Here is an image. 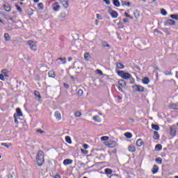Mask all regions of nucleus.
<instances>
[{
    "label": "nucleus",
    "mask_w": 178,
    "mask_h": 178,
    "mask_svg": "<svg viewBox=\"0 0 178 178\" xmlns=\"http://www.w3.org/2000/svg\"><path fill=\"white\" fill-rule=\"evenodd\" d=\"M36 162L38 166H42V163H44V152L40 150L36 156Z\"/></svg>",
    "instance_id": "f257e3e1"
},
{
    "label": "nucleus",
    "mask_w": 178,
    "mask_h": 178,
    "mask_svg": "<svg viewBox=\"0 0 178 178\" xmlns=\"http://www.w3.org/2000/svg\"><path fill=\"white\" fill-rule=\"evenodd\" d=\"M118 76H120L122 79L124 80H129V79H131V74L128 72H124V71H118Z\"/></svg>",
    "instance_id": "f03ea898"
},
{
    "label": "nucleus",
    "mask_w": 178,
    "mask_h": 178,
    "mask_svg": "<svg viewBox=\"0 0 178 178\" xmlns=\"http://www.w3.org/2000/svg\"><path fill=\"white\" fill-rule=\"evenodd\" d=\"M132 88L135 92H144V91H145L144 87L140 85H134Z\"/></svg>",
    "instance_id": "7ed1b4c3"
},
{
    "label": "nucleus",
    "mask_w": 178,
    "mask_h": 178,
    "mask_svg": "<svg viewBox=\"0 0 178 178\" xmlns=\"http://www.w3.org/2000/svg\"><path fill=\"white\" fill-rule=\"evenodd\" d=\"M74 69L78 73L81 72V70H83V67L81 66V63H77V62L74 63Z\"/></svg>",
    "instance_id": "20e7f679"
},
{
    "label": "nucleus",
    "mask_w": 178,
    "mask_h": 178,
    "mask_svg": "<svg viewBox=\"0 0 178 178\" xmlns=\"http://www.w3.org/2000/svg\"><path fill=\"white\" fill-rule=\"evenodd\" d=\"M103 119H104V115H102V113H100V115H95L92 118L94 122H96V123H101Z\"/></svg>",
    "instance_id": "39448f33"
},
{
    "label": "nucleus",
    "mask_w": 178,
    "mask_h": 178,
    "mask_svg": "<svg viewBox=\"0 0 178 178\" xmlns=\"http://www.w3.org/2000/svg\"><path fill=\"white\" fill-rule=\"evenodd\" d=\"M28 45L30 47L31 51H34L35 52L37 51V46L34 44V42L31 40L28 41Z\"/></svg>",
    "instance_id": "423d86ee"
},
{
    "label": "nucleus",
    "mask_w": 178,
    "mask_h": 178,
    "mask_svg": "<svg viewBox=\"0 0 178 178\" xmlns=\"http://www.w3.org/2000/svg\"><path fill=\"white\" fill-rule=\"evenodd\" d=\"M52 8L55 12H58L59 9H60V6H59V3L55 2L52 4Z\"/></svg>",
    "instance_id": "0eeeda50"
},
{
    "label": "nucleus",
    "mask_w": 178,
    "mask_h": 178,
    "mask_svg": "<svg viewBox=\"0 0 178 178\" xmlns=\"http://www.w3.org/2000/svg\"><path fill=\"white\" fill-rule=\"evenodd\" d=\"M176 22L173 19H168L165 22V26H175Z\"/></svg>",
    "instance_id": "6e6552de"
},
{
    "label": "nucleus",
    "mask_w": 178,
    "mask_h": 178,
    "mask_svg": "<svg viewBox=\"0 0 178 178\" xmlns=\"http://www.w3.org/2000/svg\"><path fill=\"white\" fill-rule=\"evenodd\" d=\"M170 131L172 136H176V125H172V127H170Z\"/></svg>",
    "instance_id": "1a4fd4ad"
},
{
    "label": "nucleus",
    "mask_w": 178,
    "mask_h": 178,
    "mask_svg": "<svg viewBox=\"0 0 178 178\" xmlns=\"http://www.w3.org/2000/svg\"><path fill=\"white\" fill-rule=\"evenodd\" d=\"M61 4L63 5V8L65 9L69 8V1L68 0H60Z\"/></svg>",
    "instance_id": "9d476101"
},
{
    "label": "nucleus",
    "mask_w": 178,
    "mask_h": 178,
    "mask_svg": "<svg viewBox=\"0 0 178 178\" xmlns=\"http://www.w3.org/2000/svg\"><path fill=\"white\" fill-rule=\"evenodd\" d=\"M118 85L120 87H122V88H126V81L124 80L120 79L118 81Z\"/></svg>",
    "instance_id": "9b49d317"
},
{
    "label": "nucleus",
    "mask_w": 178,
    "mask_h": 178,
    "mask_svg": "<svg viewBox=\"0 0 178 178\" xmlns=\"http://www.w3.org/2000/svg\"><path fill=\"white\" fill-rule=\"evenodd\" d=\"M72 163H73V160L72 159H66L63 161V165H65V166H67V165H72Z\"/></svg>",
    "instance_id": "f8f14e48"
},
{
    "label": "nucleus",
    "mask_w": 178,
    "mask_h": 178,
    "mask_svg": "<svg viewBox=\"0 0 178 178\" xmlns=\"http://www.w3.org/2000/svg\"><path fill=\"white\" fill-rule=\"evenodd\" d=\"M108 145L110 148H115L116 147V142L113 140L109 141Z\"/></svg>",
    "instance_id": "ddd939ff"
},
{
    "label": "nucleus",
    "mask_w": 178,
    "mask_h": 178,
    "mask_svg": "<svg viewBox=\"0 0 178 178\" xmlns=\"http://www.w3.org/2000/svg\"><path fill=\"white\" fill-rule=\"evenodd\" d=\"M121 3L122 6H128V8H130V6H131V3L127 1H122Z\"/></svg>",
    "instance_id": "4468645a"
},
{
    "label": "nucleus",
    "mask_w": 178,
    "mask_h": 178,
    "mask_svg": "<svg viewBox=\"0 0 178 178\" xmlns=\"http://www.w3.org/2000/svg\"><path fill=\"white\" fill-rule=\"evenodd\" d=\"M159 170V167H158V165H154L152 168L153 175L158 173Z\"/></svg>",
    "instance_id": "2eb2a0df"
},
{
    "label": "nucleus",
    "mask_w": 178,
    "mask_h": 178,
    "mask_svg": "<svg viewBox=\"0 0 178 178\" xmlns=\"http://www.w3.org/2000/svg\"><path fill=\"white\" fill-rule=\"evenodd\" d=\"M91 56H90V53L86 52L84 54V59L86 62H88L90 59Z\"/></svg>",
    "instance_id": "dca6fc26"
},
{
    "label": "nucleus",
    "mask_w": 178,
    "mask_h": 178,
    "mask_svg": "<svg viewBox=\"0 0 178 178\" xmlns=\"http://www.w3.org/2000/svg\"><path fill=\"white\" fill-rule=\"evenodd\" d=\"M54 116L56 118V119H57V120H60V119H62V116L60 115V113L56 111L54 113Z\"/></svg>",
    "instance_id": "f3484780"
},
{
    "label": "nucleus",
    "mask_w": 178,
    "mask_h": 178,
    "mask_svg": "<svg viewBox=\"0 0 178 178\" xmlns=\"http://www.w3.org/2000/svg\"><path fill=\"white\" fill-rule=\"evenodd\" d=\"M113 19H116L118 16V12L113 10L110 14Z\"/></svg>",
    "instance_id": "a211bd4d"
},
{
    "label": "nucleus",
    "mask_w": 178,
    "mask_h": 178,
    "mask_svg": "<svg viewBox=\"0 0 178 178\" xmlns=\"http://www.w3.org/2000/svg\"><path fill=\"white\" fill-rule=\"evenodd\" d=\"M170 109L178 110V104H171L170 105Z\"/></svg>",
    "instance_id": "6ab92c4d"
},
{
    "label": "nucleus",
    "mask_w": 178,
    "mask_h": 178,
    "mask_svg": "<svg viewBox=\"0 0 178 178\" xmlns=\"http://www.w3.org/2000/svg\"><path fill=\"white\" fill-rule=\"evenodd\" d=\"M113 4L114 6H116V8H119V6H120V1H119V0H113Z\"/></svg>",
    "instance_id": "aec40b11"
},
{
    "label": "nucleus",
    "mask_w": 178,
    "mask_h": 178,
    "mask_svg": "<svg viewBox=\"0 0 178 178\" xmlns=\"http://www.w3.org/2000/svg\"><path fill=\"white\" fill-rule=\"evenodd\" d=\"M144 145V142L143 141L142 139H138L137 141H136V145L137 147H141L142 145Z\"/></svg>",
    "instance_id": "412c9836"
},
{
    "label": "nucleus",
    "mask_w": 178,
    "mask_h": 178,
    "mask_svg": "<svg viewBox=\"0 0 178 178\" xmlns=\"http://www.w3.org/2000/svg\"><path fill=\"white\" fill-rule=\"evenodd\" d=\"M4 9L6 12H10L12 10V8H10V6L9 4H4Z\"/></svg>",
    "instance_id": "4be33fe9"
},
{
    "label": "nucleus",
    "mask_w": 178,
    "mask_h": 178,
    "mask_svg": "<svg viewBox=\"0 0 178 178\" xmlns=\"http://www.w3.org/2000/svg\"><path fill=\"white\" fill-rule=\"evenodd\" d=\"M128 149H129V152H134V151H136V147H134V145H130L128 147Z\"/></svg>",
    "instance_id": "5701e85b"
},
{
    "label": "nucleus",
    "mask_w": 178,
    "mask_h": 178,
    "mask_svg": "<svg viewBox=\"0 0 178 178\" xmlns=\"http://www.w3.org/2000/svg\"><path fill=\"white\" fill-rule=\"evenodd\" d=\"M60 19H66L67 17V14H66L65 12L60 13L59 15Z\"/></svg>",
    "instance_id": "b1692460"
},
{
    "label": "nucleus",
    "mask_w": 178,
    "mask_h": 178,
    "mask_svg": "<svg viewBox=\"0 0 178 178\" xmlns=\"http://www.w3.org/2000/svg\"><path fill=\"white\" fill-rule=\"evenodd\" d=\"M153 138L154 140H159V134H158V131H154V136H153Z\"/></svg>",
    "instance_id": "393cba45"
},
{
    "label": "nucleus",
    "mask_w": 178,
    "mask_h": 178,
    "mask_svg": "<svg viewBox=\"0 0 178 178\" xmlns=\"http://www.w3.org/2000/svg\"><path fill=\"white\" fill-rule=\"evenodd\" d=\"M16 112H17V116H19V118L23 116V113H22V110H20L19 108H17L16 109Z\"/></svg>",
    "instance_id": "a878e982"
},
{
    "label": "nucleus",
    "mask_w": 178,
    "mask_h": 178,
    "mask_svg": "<svg viewBox=\"0 0 178 178\" xmlns=\"http://www.w3.org/2000/svg\"><path fill=\"white\" fill-rule=\"evenodd\" d=\"M142 82L143 84H148L149 83V78L148 77H145L142 79Z\"/></svg>",
    "instance_id": "bb28decb"
},
{
    "label": "nucleus",
    "mask_w": 178,
    "mask_h": 178,
    "mask_svg": "<svg viewBox=\"0 0 178 178\" xmlns=\"http://www.w3.org/2000/svg\"><path fill=\"white\" fill-rule=\"evenodd\" d=\"M4 39L5 41H10V36H9V33H4Z\"/></svg>",
    "instance_id": "cd10ccee"
},
{
    "label": "nucleus",
    "mask_w": 178,
    "mask_h": 178,
    "mask_svg": "<svg viewBox=\"0 0 178 178\" xmlns=\"http://www.w3.org/2000/svg\"><path fill=\"white\" fill-rule=\"evenodd\" d=\"M155 149L156 151H162V145H159V144L156 145L155 146Z\"/></svg>",
    "instance_id": "c85d7f7f"
},
{
    "label": "nucleus",
    "mask_w": 178,
    "mask_h": 178,
    "mask_svg": "<svg viewBox=\"0 0 178 178\" xmlns=\"http://www.w3.org/2000/svg\"><path fill=\"white\" fill-rule=\"evenodd\" d=\"M124 136L126 137V138H131V137H133V135L130 132H127L124 134Z\"/></svg>",
    "instance_id": "c756f323"
},
{
    "label": "nucleus",
    "mask_w": 178,
    "mask_h": 178,
    "mask_svg": "<svg viewBox=\"0 0 178 178\" xmlns=\"http://www.w3.org/2000/svg\"><path fill=\"white\" fill-rule=\"evenodd\" d=\"M1 145L6 147V148H10L12 146V143H1Z\"/></svg>",
    "instance_id": "7c9ffc66"
},
{
    "label": "nucleus",
    "mask_w": 178,
    "mask_h": 178,
    "mask_svg": "<svg viewBox=\"0 0 178 178\" xmlns=\"http://www.w3.org/2000/svg\"><path fill=\"white\" fill-rule=\"evenodd\" d=\"M105 173L107 175H112V170L111 168H106L105 170Z\"/></svg>",
    "instance_id": "2f4dec72"
},
{
    "label": "nucleus",
    "mask_w": 178,
    "mask_h": 178,
    "mask_svg": "<svg viewBox=\"0 0 178 178\" xmlns=\"http://www.w3.org/2000/svg\"><path fill=\"white\" fill-rule=\"evenodd\" d=\"M170 17H171V19H173L174 20H177V22H178V15H170Z\"/></svg>",
    "instance_id": "473e14b6"
},
{
    "label": "nucleus",
    "mask_w": 178,
    "mask_h": 178,
    "mask_svg": "<svg viewBox=\"0 0 178 178\" xmlns=\"http://www.w3.org/2000/svg\"><path fill=\"white\" fill-rule=\"evenodd\" d=\"M56 60H60L61 62H63V65H66V58H58L56 59Z\"/></svg>",
    "instance_id": "72a5a7b5"
},
{
    "label": "nucleus",
    "mask_w": 178,
    "mask_h": 178,
    "mask_svg": "<svg viewBox=\"0 0 178 178\" xmlns=\"http://www.w3.org/2000/svg\"><path fill=\"white\" fill-rule=\"evenodd\" d=\"M155 161L156 163H159V165L162 163V159L161 157L156 158Z\"/></svg>",
    "instance_id": "f704fd0d"
},
{
    "label": "nucleus",
    "mask_w": 178,
    "mask_h": 178,
    "mask_svg": "<svg viewBox=\"0 0 178 178\" xmlns=\"http://www.w3.org/2000/svg\"><path fill=\"white\" fill-rule=\"evenodd\" d=\"M117 67L118 69H124V65L120 63H117Z\"/></svg>",
    "instance_id": "c9c22d12"
},
{
    "label": "nucleus",
    "mask_w": 178,
    "mask_h": 178,
    "mask_svg": "<svg viewBox=\"0 0 178 178\" xmlns=\"http://www.w3.org/2000/svg\"><path fill=\"white\" fill-rule=\"evenodd\" d=\"M102 47H104V48H105V47H106L107 48H110L111 47V46L108 44V42H102Z\"/></svg>",
    "instance_id": "e433bc0d"
},
{
    "label": "nucleus",
    "mask_w": 178,
    "mask_h": 178,
    "mask_svg": "<svg viewBox=\"0 0 178 178\" xmlns=\"http://www.w3.org/2000/svg\"><path fill=\"white\" fill-rule=\"evenodd\" d=\"M152 129H153V130H159V126L156 125V124H152Z\"/></svg>",
    "instance_id": "4c0bfd02"
},
{
    "label": "nucleus",
    "mask_w": 178,
    "mask_h": 178,
    "mask_svg": "<svg viewBox=\"0 0 178 178\" xmlns=\"http://www.w3.org/2000/svg\"><path fill=\"white\" fill-rule=\"evenodd\" d=\"M65 141L68 144H72V139L70 138V136H66L65 137Z\"/></svg>",
    "instance_id": "58836bf2"
},
{
    "label": "nucleus",
    "mask_w": 178,
    "mask_h": 178,
    "mask_svg": "<svg viewBox=\"0 0 178 178\" xmlns=\"http://www.w3.org/2000/svg\"><path fill=\"white\" fill-rule=\"evenodd\" d=\"M134 17L136 19H138L140 17V13L136 10V12L134 13Z\"/></svg>",
    "instance_id": "ea45409f"
},
{
    "label": "nucleus",
    "mask_w": 178,
    "mask_h": 178,
    "mask_svg": "<svg viewBox=\"0 0 178 178\" xmlns=\"http://www.w3.org/2000/svg\"><path fill=\"white\" fill-rule=\"evenodd\" d=\"M83 94H84V92H83V90L79 89L77 92V95H79V97H82Z\"/></svg>",
    "instance_id": "a19ab883"
},
{
    "label": "nucleus",
    "mask_w": 178,
    "mask_h": 178,
    "mask_svg": "<svg viewBox=\"0 0 178 178\" xmlns=\"http://www.w3.org/2000/svg\"><path fill=\"white\" fill-rule=\"evenodd\" d=\"M161 15H163V16H166L168 15V12H166L165 10L163 8L161 10Z\"/></svg>",
    "instance_id": "79ce46f5"
},
{
    "label": "nucleus",
    "mask_w": 178,
    "mask_h": 178,
    "mask_svg": "<svg viewBox=\"0 0 178 178\" xmlns=\"http://www.w3.org/2000/svg\"><path fill=\"white\" fill-rule=\"evenodd\" d=\"M1 73V74H3L5 77H8V71L6 70H3Z\"/></svg>",
    "instance_id": "37998d69"
},
{
    "label": "nucleus",
    "mask_w": 178,
    "mask_h": 178,
    "mask_svg": "<svg viewBox=\"0 0 178 178\" xmlns=\"http://www.w3.org/2000/svg\"><path fill=\"white\" fill-rule=\"evenodd\" d=\"M49 77H55V72L54 71H49Z\"/></svg>",
    "instance_id": "c03bdc74"
},
{
    "label": "nucleus",
    "mask_w": 178,
    "mask_h": 178,
    "mask_svg": "<svg viewBox=\"0 0 178 178\" xmlns=\"http://www.w3.org/2000/svg\"><path fill=\"white\" fill-rule=\"evenodd\" d=\"M34 94L35 97L38 98V99H41V95H40V92H38V91H35Z\"/></svg>",
    "instance_id": "a18cd8bd"
},
{
    "label": "nucleus",
    "mask_w": 178,
    "mask_h": 178,
    "mask_svg": "<svg viewBox=\"0 0 178 178\" xmlns=\"http://www.w3.org/2000/svg\"><path fill=\"white\" fill-rule=\"evenodd\" d=\"M109 140V137L108 136H102L101 138V140L102 141H108Z\"/></svg>",
    "instance_id": "49530a36"
},
{
    "label": "nucleus",
    "mask_w": 178,
    "mask_h": 178,
    "mask_svg": "<svg viewBox=\"0 0 178 178\" xmlns=\"http://www.w3.org/2000/svg\"><path fill=\"white\" fill-rule=\"evenodd\" d=\"M38 9H40V10H42V9H44V4L42 3H40L38 4Z\"/></svg>",
    "instance_id": "de8ad7c7"
},
{
    "label": "nucleus",
    "mask_w": 178,
    "mask_h": 178,
    "mask_svg": "<svg viewBox=\"0 0 178 178\" xmlns=\"http://www.w3.org/2000/svg\"><path fill=\"white\" fill-rule=\"evenodd\" d=\"M76 118H80V116H81V113L80 111H76L74 113Z\"/></svg>",
    "instance_id": "09e8293b"
},
{
    "label": "nucleus",
    "mask_w": 178,
    "mask_h": 178,
    "mask_svg": "<svg viewBox=\"0 0 178 178\" xmlns=\"http://www.w3.org/2000/svg\"><path fill=\"white\" fill-rule=\"evenodd\" d=\"M15 6L17 8V10H18V12H19V13H22V8L20 6H19L17 4H16Z\"/></svg>",
    "instance_id": "8fccbe9b"
},
{
    "label": "nucleus",
    "mask_w": 178,
    "mask_h": 178,
    "mask_svg": "<svg viewBox=\"0 0 178 178\" xmlns=\"http://www.w3.org/2000/svg\"><path fill=\"white\" fill-rule=\"evenodd\" d=\"M81 152H82V154H83L84 155H87V154H88V151L83 149H81Z\"/></svg>",
    "instance_id": "3c124183"
},
{
    "label": "nucleus",
    "mask_w": 178,
    "mask_h": 178,
    "mask_svg": "<svg viewBox=\"0 0 178 178\" xmlns=\"http://www.w3.org/2000/svg\"><path fill=\"white\" fill-rule=\"evenodd\" d=\"M36 133H38L39 134H44L45 131H42V129H38Z\"/></svg>",
    "instance_id": "603ef678"
},
{
    "label": "nucleus",
    "mask_w": 178,
    "mask_h": 178,
    "mask_svg": "<svg viewBox=\"0 0 178 178\" xmlns=\"http://www.w3.org/2000/svg\"><path fill=\"white\" fill-rule=\"evenodd\" d=\"M8 178H15V173L12 172L8 174Z\"/></svg>",
    "instance_id": "864d4df0"
},
{
    "label": "nucleus",
    "mask_w": 178,
    "mask_h": 178,
    "mask_svg": "<svg viewBox=\"0 0 178 178\" xmlns=\"http://www.w3.org/2000/svg\"><path fill=\"white\" fill-rule=\"evenodd\" d=\"M96 73H97V74H99L100 76H102L104 74L101 70H97Z\"/></svg>",
    "instance_id": "5fc2aeb1"
},
{
    "label": "nucleus",
    "mask_w": 178,
    "mask_h": 178,
    "mask_svg": "<svg viewBox=\"0 0 178 178\" xmlns=\"http://www.w3.org/2000/svg\"><path fill=\"white\" fill-rule=\"evenodd\" d=\"M107 9H108V12L109 13V15H111L112 13V12H113V10H112V8L111 7H107Z\"/></svg>",
    "instance_id": "6e6d98bb"
},
{
    "label": "nucleus",
    "mask_w": 178,
    "mask_h": 178,
    "mask_svg": "<svg viewBox=\"0 0 178 178\" xmlns=\"http://www.w3.org/2000/svg\"><path fill=\"white\" fill-rule=\"evenodd\" d=\"M110 178H120V177H119L118 175H111Z\"/></svg>",
    "instance_id": "4d7b16f0"
},
{
    "label": "nucleus",
    "mask_w": 178,
    "mask_h": 178,
    "mask_svg": "<svg viewBox=\"0 0 178 178\" xmlns=\"http://www.w3.org/2000/svg\"><path fill=\"white\" fill-rule=\"evenodd\" d=\"M5 76L3 75V74H0V80H2L3 81H5Z\"/></svg>",
    "instance_id": "13d9d810"
},
{
    "label": "nucleus",
    "mask_w": 178,
    "mask_h": 178,
    "mask_svg": "<svg viewBox=\"0 0 178 178\" xmlns=\"http://www.w3.org/2000/svg\"><path fill=\"white\" fill-rule=\"evenodd\" d=\"M15 123L16 124H19V121H17V118H16V114L14 115Z\"/></svg>",
    "instance_id": "bf43d9fd"
},
{
    "label": "nucleus",
    "mask_w": 178,
    "mask_h": 178,
    "mask_svg": "<svg viewBox=\"0 0 178 178\" xmlns=\"http://www.w3.org/2000/svg\"><path fill=\"white\" fill-rule=\"evenodd\" d=\"M118 26H119L120 29H123V23L119 22L118 24Z\"/></svg>",
    "instance_id": "052dcab7"
},
{
    "label": "nucleus",
    "mask_w": 178,
    "mask_h": 178,
    "mask_svg": "<svg viewBox=\"0 0 178 178\" xmlns=\"http://www.w3.org/2000/svg\"><path fill=\"white\" fill-rule=\"evenodd\" d=\"M104 2H105V3L106 5H110L111 4V0H103Z\"/></svg>",
    "instance_id": "680f3d73"
},
{
    "label": "nucleus",
    "mask_w": 178,
    "mask_h": 178,
    "mask_svg": "<svg viewBox=\"0 0 178 178\" xmlns=\"http://www.w3.org/2000/svg\"><path fill=\"white\" fill-rule=\"evenodd\" d=\"M83 148H84V149H88V145H87V144H83Z\"/></svg>",
    "instance_id": "e2e57ef3"
},
{
    "label": "nucleus",
    "mask_w": 178,
    "mask_h": 178,
    "mask_svg": "<svg viewBox=\"0 0 178 178\" xmlns=\"http://www.w3.org/2000/svg\"><path fill=\"white\" fill-rule=\"evenodd\" d=\"M97 18L99 19V20H102V16L99 14H97Z\"/></svg>",
    "instance_id": "0e129e2a"
},
{
    "label": "nucleus",
    "mask_w": 178,
    "mask_h": 178,
    "mask_svg": "<svg viewBox=\"0 0 178 178\" xmlns=\"http://www.w3.org/2000/svg\"><path fill=\"white\" fill-rule=\"evenodd\" d=\"M63 86L65 87V88H69L70 86H69V84H67V83H63Z\"/></svg>",
    "instance_id": "69168bd1"
},
{
    "label": "nucleus",
    "mask_w": 178,
    "mask_h": 178,
    "mask_svg": "<svg viewBox=\"0 0 178 178\" xmlns=\"http://www.w3.org/2000/svg\"><path fill=\"white\" fill-rule=\"evenodd\" d=\"M118 88L121 92H123V89H122V87L118 85Z\"/></svg>",
    "instance_id": "338daca9"
},
{
    "label": "nucleus",
    "mask_w": 178,
    "mask_h": 178,
    "mask_svg": "<svg viewBox=\"0 0 178 178\" xmlns=\"http://www.w3.org/2000/svg\"><path fill=\"white\" fill-rule=\"evenodd\" d=\"M54 177H55V178H60V175H56Z\"/></svg>",
    "instance_id": "774afa93"
}]
</instances>
